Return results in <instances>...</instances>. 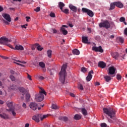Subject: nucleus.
<instances>
[{
  "mask_svg": "<svg viewBox=\"0 0 127 127\" xmlns=\"http://www.w3.org/2000/svg\"><path fill=\"white\" fill-rule=\"evenodd\" d=\"M89 40H88V37L86 36H82V42L83 43L85 44H90V42H88Z\"/></svg>",
  "mask_w": 127,
  "mask_h": 127,
  "instance_id": "nucleus-15",
  "label": "nucleus"
},
{
  "mask_svg": "<svg viewBox=\"0 0 127 127\" xmlns=\"http://www.w3.org/2000/svg\"><path fill=\"white\" fill-rule=\"evenodd\" d=\"M87 31L88 32V33H91L92 32L91 28H87Z\"/></svg>",
  "mask_w": 127,
  "mask_h": 127,
  "instance_id": "nucleus-54",
  "label": "nucleus"
},
{
  "mask_svg": "<svg viewBox=\"0 0 127 127\" xmlns=\"http://www.w3.org/2000/svg\"><path fill=\"white\" fill-rule=\"evenodd\" d=\"M111 56L113 57L114 59L118 60L120 55H119V53L118 52H112L111 53Z\"/></svg>",
  "mask_w": 127,
  "mask_h": 127,
  "instance_id": "nucleus-16",
  "label": "nucleus"
},
{
  "mask_svg": "<svg viewBox=\"0 0 127 127\" xmlns=\"http://www.w3.org/2000/svg\"><path fill=\"white\" fill-rule=\"evenodd\" d=\"M69 7L70 9H71V10H72V11H73V12H77V7L72 4H70L69 5Z\"/></svg>",
  "mask_w": 127,
  "mask_h": 127,
  "instance_id": "nucleus-18",
  "label": "nucleus"
},
{
  "mask_svg": "<svg viewBox=\"0 0 127 127\" xmlns=\"http://www.w3.org/2000/svg\"><path fill=\"white\" fill-rule=\"evenodd\" d=\"M19 90L22 94H26V90L23 87H19Z\"/></svg>",
  "mask_w": 127,
  "mask_h": 127,
  "instance_id": "nucleus-24",
  "label": "nucleus"
},
{
  "mask_svg": "<svg viewBox=\"0 0 127 127\" xmlns=\"http://www.w3.org/2000/svg\"><path fill=\"white\" fill-rule=\"evenodd\" d=\"M41 91L39 92V94L35 95V100L36 102H42L44 100V95L46 96V92L44 89L41 87H40Z\"/></svg>",
  "mask_w": 127,
  "mask_h": 127,
  "instance_id": "nucleus-3",
  "label": "nucleus"
},
{
  "mask_svg": "<svg viewBox=\"0 0 127 127\" xmlns=\"http://www.w3.org/2000/svg\"><path fill=\"white\" fill-rule=\"evenodd\" d=\"M24 48L21 45H16L15 46V50H24Z\"/></svg>",
  "mask_w": 127,
  "mask_h": 127,
  "instance_id": "nucleus-20",
  "label": "nucleus"
},
{
  "mask_svg": "<svg viewBox=\"0 0 127 127\" xmlns=\"http://www.w3.org/2000/svg\"><path fill=\"white\" fill-rule=\"evenodd\" d=\"M117 42H120V43H124V40L121 37H118L117 38Z\"/></svg>",
  "mask_w": 127,
  "mask_h": 127,
  "instance_id": "nucleus-28",
  "label": "nucleus"
},
{
  "mask_svg": "<svg viewBox=\"0 0 127 127\" xmlns=\"http://www.w3.org/2000/svg\"><path fill=\"white\" fill-rule=\"evenodd\" d=\"M39 65L41 68H45V64L43 62L39 63Z\"/></svg>",
  "mask_w": 127,
  "mask_h": 127,
  "instance_id": "nucleus-33",
  "label": "nucleus"
},
{
  "mask_svg": "<svg viewBox=\"0 0 127 127\" xmlns=\"http://www.w3.org/2000/svg\"><path fill=\"white\" fill-rule=\"evenodd\" d=\"M117 80H122V76H121V74H117Z\"/></svg>",
  "mask_w": 127,
  "mask_h": 127,
  "instance_id": "nucleus-42",
  "label": "nucleus"
},
{
  "mask_svg": "<svg viewBox=\"0 0 127 127\" xmlns=\"http://www.w3.org/2000/svg\"><path fill=\"white\" fill-rule=\"evenodd\" d=\"M10 88L11 89V90H15V88H16V86L14 84H11L10 86Z\"/></svg>",
  "mask_w": 127,
  "mask_h": 127,
  "instance_id": "nucleus-40",
  "label": "nucleus"
},
{
  "mask_svg": "<svg viewBox=\"0 0 127 127\" xmlns=\"http://www.w3.org/2000/svg\"><path fill=\"white\" fill-rule=\"evenodd\" d=\"M5 37H2L0 38V44H3L4 42H5L6 39H5Z\"/></svg>",
  "mask_w": 127,
  "mask_h": 127,
  "instance_id": "nucleus-25",
  "label": "nucleus"
},
{
  "mask_svg": "<svg viewBox=\"0 0 127 127\" xmlns=\"http://www.w3.org/2000/svg\"><path fill=\"white\" fill-rule=\"evenodd\" d=\"M92 50L95 51V52H100V53H103V52H104V50L102 48V46H101L98 47L95 46L93 47Z\"/></svg>",
  "mask_w": 127,
  "mask_h": 127,
  "instance_id": "nucleus-9",
  "label": "nucleus"
},
{
  "mask_svg": "<svg viewBox=\"0 0 127 127\" xmlns=\"http://www.w3.org/2000/svg\"><path fill=\"white\" fill-rule=\"evenodd\" d=\"M101 127H107V124L106 123H102L101 124Z\"/></svg>",
  "mask_w": 127,
  "mask_h": 127,
  "instance_id": "nucleus-49",
  "label": "nucleus"
},
{
  "mask_svg": "<svg viewBox=\"0 0 127 127\" xmlns=\"http://www.w3.org/2000/svg\"><path fill=\"white\" fill-rule=\"evenodd\" d=\"M51 31L53 33H57V30L55 29L52 28Z\"/></svg>",
  "mask_w": 127,
  "mask_h": 127,
  "instance_id": "nucleus-45",
  "label": "nucleus"
},
{
  "mask_svg": "<svg viewBox=\"0 0 127 127\" xmlns=\"http://www.w3.org/2000/svg\"><path fill=\"white\" fill-rule=\"evenodd\" d=\"M22 106L23 108H24V109H26V104L24 103H23Z\"/></svg>",
  "mask_w": 127,
  "mask_h": 127,
  "instance_id": "nucleus-58",
  "label": "nucleus"
},
{
  "mask_svg": "<svg viewBox=\"0 0 127 127\" xmlns=\"http://www.w3.org/2000/svg\"><path fill=\"white\" fill-rule=\"evenodd\" d=\"M10 73H11V74H12V75H14V74H15V71H14L13 70H11L10 71Z\"/></svg>",
  "mask_w": 127,
  "mask_h": 127,
  "instance_id": "nucleus-55",
  "label": "nucleus"
},
{
  "mask_svg": "<svg viewBox=\"0 0 127 127\" xmlns=\"http://www.w3.org/2000/svg\"><path fill=\"white\" fill-rule=\"evenodd\" d=\"M30 99V95L29 93H26V100L27 102H29Z\"/></svg>",
  "mask_w": 127,
  "mask_h": 127,
  "instance_id": "nucleus-34",
  "label": "nucleus"
},
{
  "mask_svg": "<svg viewBox=\"0 0 127 127\" xmlns=\"http://www.w3.org/2000/svg\"><path fill=\"white\" fill-rule=\"evenodd\" d=\"M45 127H50V125H49V124L46 123L45 124V126H44Z\"/></svg>",
  "mask_w": 127,
  "mask_h": 127,
  "instance_id": "nucleus-61",
  "label": "nucleus"
},
{
  "mask_svg": "<svg viewBox=\"0 0 127 127\" xmlns=\"http://www.w3.org/2000/svg\"><path fill=\"white\" fill-rule=\"evenodd\" d=\"M7 106L8 107V108H9V109H6V111H13L14 110H15V108H14V106H13V102L8 103L7 104Z\"/></svg>",
  "mask_w": 127,
  "mask_h": 127,
  "instance_id": "nucleus-11",
  "label": "nucleus"
},
{
  "mask_svg": "<svg viewBox=\"0 0 127 127\" xmlns=\"http://www.w3.org/2000/svg\"><path fill=\"white\" fill-rule=\"evenodd\" d=\"M117 71V68L114 66H110L109 68L108 75H114Z\"/></svg>",
  "mask_w": 127,
  "mask_h": 127,
  "instance_id": "nucleus-8",
  "label": "nucleus"
},
{
  "mask_svg": "<svg viewBox=\"0 0 127 127\" xmlns=\"http://www.w3.org/2000/svg\"><path fill=\"white\" fill-rule=\"evenodd\" d=\"M10 79H11V81H15V77H14V76L12 75H10Z\"/></svg>",
  "mask_w": 127,
  "mask_h": 127,
  "instance_id": "nucleus-41",
  "label": "nucleus"
},
{
  "mask_svg": "<svg viewBox=\"0 0 127 127\" xmlns=\"http://www.w3.org/2000/svg\"><path fill=\"white\" fill-rule=\"evenodd\" d=\"M47 54H48V56L49 58H51L52 56V51H51V50H49L47 51Z\"/></svg>",
  "mask_w": 127,
  "mask_h": 127,
  "instance_id": "nucleus-30",
  "label": "nucleus"
},
{
  "mask_svg": "<svg viewBox=\"0 0 127 127\" xmlns=\"http://www.w3.org/2000/svg\"><path fill=\"white\" fill-rule=\"evenodd\" d=\"M0 117L1 119H4V120H7L8 119V116L4 113L0 114Z\"/></svg>",
  "mask_w": 127,
  "mask_h": 127,
  "instance_id": "nucleus-21",
  "label": "nucleus"
},
{
  "mask_svg": "<svg viewBox=\"0 0 127 127\" xmlns=\"http://www.w3.org/2000/svg\"><path fill=\"white\" fill-rule=\"evenodd\" d=\"M3 21L4 23H5L6 24H9V23L7 22L6 20L3 19Z\"/></svg>",
  "mask_w": 127,
  "mask_h": 127,
  "instance_id": "nucleus-56",
  "label": "nucleus"
},
{
  "mask_svg": "<svg viewBox=\"0 0 127 127\" xmlns=\"http://www.w3.org/2000/svg\"><path fill=\"white\" fill-rule=\"evenodd\" d=\"M15 61H16V62H19V63H22V64H26V62H24V61H23V62H21L20 61H17V60H14Z\"/></svg>",
  "mask_w": 127,
  "mask_h": 127,
  "instance_id": "nucleus-47",
  "label": "nucleus"
},
{
  "mask_svg": "<svg viewBox=\"0 0 127 127\" xmlns=\"http://www.w3.org/2000/svg\"><path fill=\"white\" fill-rule=\"evenodd\" d=\"M5 39H6V40L5 41V42H4L3 44H2L3 45H6V46H8V47H9L10 48H11V49H14L15 50V49H14L13 48V47H12V46L9 44H8V42H11V39H8L6 37H5Z\"/></svg>",
  "mask_w": 127,
  "mask_h": 127,
  "instance_id": "nucleus-7",
  "label": "nucleus"
},
{
  "mask_svg": "<svg viewBox=\"0 0 127 127\" xmlns=\"http://www.w3.org/2000/svg\"><path fill=\"white\" fill-rule=\"evenodd\" d=\"M104 79L106 82H110L112 80V78L109 75L104 76Z\"/></svg>",
  "mask_w": 127,
  "mask_h": 127,
  "instance_id": "nucleus-26",
  "label": "nucleus"
},
{
  "mask_svg": "<svg viewBox=\"0 0 127 127\" xmlns=\"http://www.w3.org/2000/svg\"><path fill=\"white\" fill-rule=\"evenodd\" d=\"M66 69H67V64H64L62 67L61 72L59 73L60 75V81L61 82L62 84H64L65 82V77L67 75V73L66 72Z\"/></svg>",
  "mask_w": 127,
  "mask_h": 127,
  "instance_id": "nucleus-2",
  "label": "nucleus"
},
{
  "mask_svg": "<svg viewBox=\"0 0 127 127\" xmlns=\"http://www.w3.org/2000/svg\"><path fill=\"white\" fill-rule=\"evenodd\" d=\"M81 112H82L83 116H87V110H86V109L82 108L81 109Z\"/></svg>",
  "mask_w": 127,
  "mask_h": 127,
  "instance_id": "nucleus-32",
  "label": "nucleus"
},
{
  "mask_svg": "<svg viewBox=\"0 0 127 127\" xmlns=\"http://www.w3.org/2000/svg\"><path fill=\"white\" fill-rule=\"evenodd\" d=\"M93 73L94 71H93V70H91L88 72V75L86 78V81H87V82H90V81H91V80L92 79V77H93L92 74Z\"/></svg>",
  "mask_w": 127,
  "mask_h": 127,
  "instance_id": "nucleus-12",
  "label": "nucleus"
},
{
  "mask_svg": "<svg viewBox=\"0 0 127 127\" xmlns=\"http://www.w3.org/2000/svg\"><path fill=\"white\" fill-rule=\"evenodd\" d=\"M48 117V115H42L41 114H36V115H34L33 118L32 120L35 121L36 123H39L40 120L43 121L44 119H46Z\"/></svg>",
  "mask_w": 127,
  "mask_h": 127,
  "instance_id": "nucleus-4",
  "label": "nucleus"
},
{
  "mask_svg": "<svg viewBox=\"0 0 127 127\" xmlns=\"http://www.w3.org/2000/svg\"><path fill=\"white\" fill-rule=\"evenodd\" d=\"M61 10L62 11H63V12H64V13H65V14H68V13H69V9H68L67 8H65L64 10H63V9Z\"/></svg>",
  "mask_w": 127,
  "mask_h": 127,
  "instance_id": "nucleus-35",
  "label": "nucleus"
},
{
  "mask_svg": "<svg viewBox=\"0 0 127 127\" xmlns=\"http://www.w3.org/2000/svg\"><path fill=\"white\" fill-rule=\"evenodd\" d=\"M126 21V18L124 17H122L120 19V21H121V22H124V21Z\"/></svg>",
  "mask_w": 127,
  "mask_h": 127,
  "instance_id": "nucleus-44",
  "label": "nucleus"
},
{
  "mask_svg": "<svg viewBox=\"0 0 127 127\" xmlns=\"http://www.w3.org/2000/svg\"><path fill=\"white\" fill-rule=\"evenodd\" d=\"M39 44L36 43L35 45L32 46V50H35V48H36V46H38Z\"/></svg>",
  "mask_w": 127,
  "mask_h": 127,
  "instance_id": "nucleus-37",
  "label": "nucleus"
},
{
  "mask_svg": "<svg viewBox=\"0 0 127 127\" xmlns=\"http://www.w3.org/2000/svg\"><path fill=\"white\" fill-rule=\"evenodd\" d=\"M99 27H104L106 29H109V28L111 27V24H110V22H109V21L106 20L103 23H99Z\"/></svg>",
  "mask_w": 127,
  "mask_h": 127,
  "instance_id": "nucleus-5",
  "label": "nucleus"
},
{
  "mask_svg": "<svg viewBox=\"0 0 127 127\" xmlns=\"http://www.w3.org/2000/svg\"><path fill=\"white\" fill-rule=\"evenodd\" d=\"M78 86L79 89H80V90H84V87H83V85H82V84L79 83Z\"/></svg>",
  "mask_w": 127,
  "mask_h": 127,
  "instance_id": "nucleus-38",
  "label": "nucleus"
},
{
  "mask_svg": "<svg viewBox=\"0 0 127 127\" xmlns=\"http://www.w3.org/2000/svg\"><path fill=\"white\" fill-rule=\"evenodd\" d=\"M2 16L8 22H10V21H11V18H10V16L9 15V14L6 13H3L2 14Z\"/></svg>",
  "mask_w": 127,
  "mask_h": 127,
  "instance_id": "nucleus-13",
  "label": "nucleus"
},
{
  "mask_svg": "<svg viewBox=\"0 0 127 127\" xmlns=\"http://www.w3.org/2000/svg\"><path fill=\"white\" fill-rule=\"evenodd\" d=\"M98 67L104 69V68L106 67V63H105L104 62H99L98 63Z\"/></svg>",
  "mask_w": 127,
  "mask_h": 127,
  "instance_id": "nucleus-17",
  "label": "nucleus"
},
{
  "mask_svg": "<svg viewBox=\"0 0 127 127\" xmlns=\"http://www.w3.org/2000/svg\"><path fill=\"white\" fill-rule=\"evenodd\" d=\"M72 52L74 55H79L80 54V51L77 49L73 50Z\"/></svg>",
  "mask_w": 127,
  "mask_h": 127,
  "instance_id": "nucleus-22",
  "label": "nucleus"
},
{
  "mask_svg": "<svg viewBox=\"0 0 127 127\" xmlns=\"http://www.w3.org/2000/svg\"><path fill=\"white\" fill-rule=\"evenodd\" d=\"M52 109H53V110H57V109H58V107H57V105L55 104H53L52 106Z\"/></svg>",
  "mask_w": 127,
  "mask_h": 127,
  "instance_id": "nucleus-39",
  "label": "nucleus"
},
{
  "mask_svg": "<svg viewBox=\"0 0 127 127\" xmlns=\"http://www.w3.org/2000/svg\"><path fill=\"white\" fill-rule=\"evenodd\" d=\"M95 38L96 40H99L100 39V36H97Z\"/></svg>",
  "mask_w": 127,
  "mask_h": 127,
  "instance_id": "nucleus-63",
  "label": "nucleus"
},
{
  "mask_svg": "<svg viewBox=\"0 0 127 127\" xmlns=\"http://www.w3.org/2000/svg\"><path fill=\"white\" fill-rule=\"evenodd\" d=\"M21 99L24 100V93L21 94Z\"/></svg>",
  "mask_w": 127,
  "mask_h": 127,
  "instance_id": "nucleus-50",
  "label": "nucleus"
},
{
  "mask_svg": "<svg viewBox=\"0 0 127 127\" xmlns=\"http://www.w3.org/2000/svg\"><path fill=\"white\" fill-rule=\"evenodd\" d=\"M115 5L117 6V7H119V8H122L124 7V4L122 3L121 2H115Z\"/></svg>",
  "mask_w": 127,
  "mask_h": 127,
  "instance_id": "nucleus-19",
  "label": "nucleus"
},
{
  "mask_svg": "<svg viewBox=\"0 0 127 127\" xmlns=\"http://www.w3.org/2000/svg\"><path fill=\"white\" fill-rule=\"evenodd\" d=\"M59 120L64 122H67L68 121V117L61 116L59 118Z\"/></svg>",
  "mask_w": 127,
  "mask_h": 127,
  "instance_id": "nucleus-23",
  "label": "nucleus"
},
{
  "mask_svg": "<svg viewBox=\"0 0 127 127\" xmlns=\"http://www.w3.org/2000/svg\"><path fill=\"white\" fill-rule=\"evenodd\" d=\"M103 112L104 114H106V115L110 118H107L109 123H110V124L117 123L118 119H117V117H116V110L111 108H103Z\"/></svg>",
  "mask_w": 127,
  "mask_h": 127,
  "instance_id": "nucleus-1",
  "label": "nucleus"
},
{
  "mask_svg": "<svg viewBox=\"0 0 127 127\" xmlns=\"http://www.w3.org/2000/svg\"><path fill=\"white\" fill-rule=\"evenodd\" d=\"M59 6L60 9L61 10H62L63 9V7H64V6H65V4L62 2H60L59 3Z\"/></svg>",
  "mask_w": 127,
  "mask_h": 127,
  "instance_id": "nucleus-27",
  "label": "nucleus"
},
{
  "mask_svg": "<svg viewBox=\"0 0 127 127\" xmlns=\"http://www.w3.org/2000/svg\"><path fill=\"white\" fill-rule=\"evenodd\" d=\"M28 79H29L31 81V80H32L31 79V76H30V75H29L28 74Z\"/></svg>",
  "mask_w": 127,
  "mask_h": 127,
  "instance_id": "nucleus-64",
  "label": "nucleus"
},
{
  "mask_svg": "<svg viewBox=\"0 0 127 127\" xmlns=\"http://www.w3.org/2000/svg\"><path fill=\"white\" fill-rule=\"evenodd\" d=\"M39 79H40V80H44V77H43L42 76H39Z\"/></svg>",
  "mask_w": 127,
  "mask_h": 127,
  "instance_id": "nucleus-59",
  "label": "nucleus"
},
{
  "mask_svg": "<svg viewBox=\"0 0 127 127\" xmlns=\"http://www.w3.org/2000/svg\"><path fill=\"white\" fill-rule=\"evenodd\" d=\"M64 27H66V28H67L68 26L63 25L60 29V31L61 32L63 33V34H64V35H67V34H68V31L66 30Z\"/></svg>",
  "mask_w": 127,
  "mask_h": 127,
  "instance_id": "nucleus-10",
  "label": "nucleus"
},
{
  "mask_svg": "<svg viewBox=\"0 0 127 127\" xmlns=\"http://www.w3.org/2000/svg\"><path fill=\"white\" fill-rule=\"evenodd\" d=\"M25 18L26 19V21L28 22L29 21V19H30V17L26 16Z\"/></svg>",
  "mask_w": 127,
  "mask_h": 127,
  "instance_id": "nucleus-53",
  "label": "nucleus"
},
{
  "mask_svg": "<svg viewBox=\"0 0 127 127\" xmlns=\"http://www.w3.org/2000/svg\"><path fill=\"white\" fill-rule=\"evenodd\" d=\"M110 24L111 25V26H110V27L111 28H113V27H114V26H115V24L113 22H111Z\"/></svg>",
  "mask_w": 127,
  "mask_h": 127,
  "instance_id": "nucleus-51",
  "label": "nucleus"
},
{
  "mask_svg": "<svg viewBox=\"0 0 127 127\" xmlns=\"http://www.w3.org/2000/svg\"><path fill=\"white\" fill-rule=\"evenodd\" d=\"M35 11L36 12H38V11H40V7H37L36 9H34Z\"/></svg>",
  "mask_w": 127,
  "mask_h": 127,
  "instance_id": "nucleus-48",
  "label": "nucleus"
},
{
  "mask_svg": "<svg viewBox=\"0 0 127 127\" xmlns=\"http://www.w3.org/2000/svg\"><path fill=\"white\" fill-rule=\"evenodd\" d=\"M50 73H51V75H53L54 73V69L51 70H50Z\"/></svg>",
  "mask_w": 127,
  "mask_h": 127,
  "instance_id": "nucleus-62",
  "label": "nucleus"
},
{
  "mask_svg": "<svg viewBox=\"0 0 127 127\" xmlns=\"http://www.w3.org/2000/svg\"><path fill=\"white\" fill-rule=\"evenodd\" d=\"M73 119H74V120H76V121H79V120L81 119V116L78 114H76L74 116Z\"/></svg>",
  "mask_w": 127,
  "mask_h": 127,
  "instance_id": "nucleus-31",
  "label": "nucleus"
},
{
  "mask_svg": "<svg viewBox=\"0 0 127 127\" xmlns=\"http://www.w3.org/2000/svg\"><path fill=\"white\" fill-rule=\"evenodd\" d=\"M38 107L37 104L34 103V102H32L31 103H30V108L31 109H32V110L33 111H35L37 109V107Z\"/></svg>",
  "mask_w": 127,
  "mask_h": 127,
  "instance_id": "nucleus-14",
  "label": "nucleus"
},
{
  "mask_svg": "<svg viewBox=\"0 0 127 127\" xmlns=\"http://www.w3.org/2000/svg\"><path fill=\"white\" fill-rule=\"evenodd\" d=\"M50 16H51V17H55V13H53V12H51L50 14Z\"/></svg>",
  "mask_w": 127,
  "mask_h": 127,
  "instance_id": "nucleus-46",
  "label": "nucleus"
},
{
  "mask_svg": "<svg viewBox=\"0 0 127 127\" xmlns=\"http://www.w3.org/2000/svg\"><path fill=\"white\" fill-rule=\"evenodd\" d=\"M124 34L127 36V28H126L124 30Z\"/></svg>",
  "mask_w": 127,
  "mask_h": 127,
  "instance_id": "nucleus-57",
  "label": "nucleus"
},
{
  "mask_svg": "<svg viewBox=\"0 0 127 127\" xmlns=\"http://www.w3.org/2000/svg\"><path fill=\"white\" fill-rule=\"evenodd\" d=\"M37 50H38L39 51H41L42 50V49H43V48H41V46H39V45L38 46V47H37Z\"/></svg>",
  "mask_w": 127,
  "mask_h": 127,
  "instance_id": "nucleus-43",
  "label": "nucleus"
},
{
  "mask_svg": "<svg viewBox=\"0 0 127 127\" xmlns=\"http://www.w3.org/2000/svg\"><path fill=\"white\" fill-rule=\"evenodd\" d=\"M115 5H116V4L115 3V2L113 3H111L110 4V8H109V10H113V9H115Z\"/></svg>",
  "mask_w": 127,
  "mask_h": 127,
  "instance_id": "nucleus-29",
  "label": "nucleus"
},
{
  "mask_svg": "<svg viewBox=\"0 0 127 127\" xmlns=\"http://www.w3.org/2000/svg\"><path fill=\"white\" fill-rule=\"evenodd\" d=\"M69 95L70 96H71V97H73V98L75 97V95L74 94V93H69Z\"/></svg>",
  "mask_w": 127,
  "mask_h": 127,
  "instance_id": "nucleus-60",
  "label": "nucleus"
},
{
  "mask_svg": "<svg viewBox=\"0 0 127 127\" xmlns=\"http://www.w3.org/2000/svg\"><path fill=\"white\" fill-rule=\"evenodd\" d=\"M82 11L83 12L87 13L88 15H89V16L90 17H93L94 16V12H93V11L90 9H87L86 8H82Z\"/></svg>",
  "mask_w": 127,
  "mask_h": 127,
  "instance_id": "nucleus-6",
  "label": "nucleus"
},
{
  "mask_svg": "<svg viewBox=\"0 0 127 127\" xmlns=\"http://www.w3.org/2000/svg\"><path fill=\"white\" fill-rule=\"evenodd\" d=\"M9 111L12 112V115L14 116V117L16 115V113H15V112H14V110Z\"/></svg>",
  "mask_w": 127,
  "mask_h": 127,
  "instance_id": "nucleus-52",
  "label": "nucleus"
},
{
  "mask_svg": "<svg viewBox=\"0 0 127 127\" xmlns=\"http://www.w3.org/2000/svg\"><path fill=\"white\" fill-rule=\"evenodd\" d=\"M81 71L83 73H86V72H87V69L85 67H82L81 68Z\"/></svg>",
  "mask_w": 127,
  "mask_h": 127,
  "instance_id": "nucleus-36",
  "label": "nucleus"
}]
</instances>
